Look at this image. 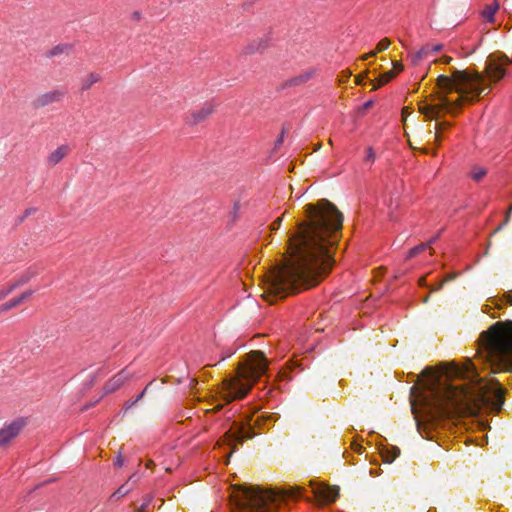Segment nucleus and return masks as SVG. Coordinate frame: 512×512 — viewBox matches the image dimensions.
Listing matches in <instances>:
<instances>
[{"mask_svg":"<svg viewBox=\"0 0 512 512\" xmlns=\"http://www.w3.org/2000/svg\"><path fill=\"white\" fill-rule=\"evenodd\" d=\"M391 42L388 38H384L382 39L378 44H377V47H376V50L375 51H371L370 53L368 54H365L362 56V59L363 60H366L368 59L369 57H373L375 56L377 53L379 52H382L384 50H386L389 46H390Z\"/></svg>","mask_w":512,"mask_h":512,"instance_id":"a211bd4d","label":"nucleus"},{"mask_svg":"<svg viewBox=\"0 0 512 512\" xmlns=\"http://www.w3.org/2000/svg\"><path fill=\"white\" fill-rule=\"evenodd\" d=\"M302 496L299 486L279 491L264 489L258 485L235 486L231 494L232 512H273L286 499Z\"/></svg>","mask_w":512,"mask_h":512,"instance_id":"39448f33","label":"nucleus"},{"mask_svg":"<svg viewBox=\"0 0 512 512\" xmlns=\"http://www.w3.org/2000/svg\"><path fill=\"white\" fill-rule=\"evenodd\" d=\"M36 211H37V209H36V208H28V209H26V210H25V212H24V217H27V216H29V215H31V214H33V213H35Z\"/></svg>","mask_w":512,"mask_h":512,"instance_id":"c03bdc74","label":"nucleus"},{"mask_svg":"<svg viewBox=\"0 0 512 512\" xmlns=\"http://www.w3.org/2000/svg\"><path fill=\"white\" fill-rule=\"evenodd\" d=\"M456 276H457V274H455V273L448 274V275L444 278V280H443L442 282H440L436 287H432V288H431V291H432V292H434V291H438V290H440L446 282H448V281H452L453 279H455V278H456Z\"/></svg>","mask_w":512,"mask_h":512,"instance_id":"7c9ffc66","label":"nucleus"},{"mask_svg":"<svg viewBox=\"0 0 512 512\" xmlns=\"http://www.w3.org/2000/svg\"><path fill=\"white\" fill-rule=\"evenodd\" d=\"M504 298L509 305H512V290L506 292Z\"/></svg>","mask_w":512,"mask_h":512,"instance_id":"4c0bfd02","label":"nucleus"},{"mask_svg":"<svg viewBox=\"0 0 512 512\" xmlns=\"http://www.w3.org/2000/svg\"><path fill=\"white\" fill-rule=\"evenodd\" d=\"M18 305H20L19 300H17V298H13V299L9 300L8 302L0 305V314L17 307Z\"/></svg>","mask_w":512,"mask_h":512,"instance_id":"cd10ccee","label":"nucleus"},{"mask_svg":"<svg viewBox=\"0 0 512 512\" xmlns=\"http://www.w3.org/2000/svg\"><path fill=\"white\" fill-rule=\"evenodd\" d=\"M197 383V380H193L192 384L195 385Z\"/></svg>","mask_w":512,"mask_h":512,"instance_id":"bf43d9fd","label":"nucleus"},{"mask_svg":"<svg viewBox=\"0 0 512 512\" xmlns=\"http://www.w3.org/2000/svg\"><path fill=\"white\" fill-rule=\"evenodd\" d=\"M214 112V106L210 103H205L201 108L190 112L188 123L190 125H197L205 121Z\"/></svg>","mask_w":512,"mask_h":512,"instance_id":"f8f14e48","label":"nucleus"},{"mask_svg":"<svg viewBox=\"0 0 512 512\" xmlns=\"http://www.w3.org/2000/svg\"><path fill=\"white\" fill-rule=\"evenodd\" d=\"M283 216H284V214L281 217H278L276 220H274L272 222V224L270 226V229L272 231L278 230L281 227V224H282V221H283Z\"/></svg>","mask_w":512,"mask_h":512,"instance_id":"473e14b6","label":"nucleus"},{"mask_svg":"<svg viewBox=\"0 0 512 512\" xmlns=\"http://www.w3.org/2000/svg\"><path fill=\"white\" fill-rule=\"evenodd\" d=\"M430 54V44L423 46L420 50H418L415 55L412 57V62L416 65L421 59L428 56Z\"/></svg>","mask_w":512,"mask_h":512,"instance_id":"5701e85b","label":"nucleus"},{"mask_svg":"<svg viewBox=\"0 0 512 512\" xmlns=\"http://www.w3.org/2000/svg\"><path fill=\"white\" fill-rule=\"evenodd\" d=\"M131 378V373H129L126 369H123L118 374L113 376L104 386V391L106 394L112 393L119 388H121L125 382H127Z\"/></svg>","mask_w":512,"mask_h":512,"instance_id":"9b49d317","label":"nucleus"},{"mask_svg":"<svg viewBox=\"0 0 512 512\" xmlns=\"http://www.w3.org/2000/svg\"><path fill=\"white\" fill-rule=\"evenodd\" d=\"M512 213V204L509 206L507 212H506V216L503 217V222L493 231L492 235L500 232L510 221V215Z\"/></svg>","mask_w":512,"mask_h":512,"instance_id":"c85d7f7f","label":"nucleus"},{"mask_svg":"<svg viewBox=\"0 0 512 512\" xmlns=\"http://www.w3.org/2000/svg\"><path fill=\"white\" fill-rule=\"evenodd\" d=\"M69 47L67 45H57L47 52L48 57H55L63 53H68Z\"/></svg>","mask_w":512,"mask_h":512,"instance_id":"393cba45","label":"nucleus"},{"mask_svg":"<svg viewBox=\"0 0 512 512\" xmlns=\"http://www.w3.org/2000/svg\"><path fill=\"white\" fill-rule=\"evenodd\" d=\"M512 60L505 54L490 56L486 61L484 74L477 71L451 69L450 75H439L436 84L441 91L438 96L440 103L431 104L426 101L418 103V111L426 120L437 119L442 110L452 112L464 102H474L490 91V84H486V78L491 83L500 81L506 74L505 66Z\"/></svg>","mask_w":512,"mask_h":512,"instance_id":"7ed1b4c3","label":"nucleus"},{"mask_svg":"<svg viewBox=\"0 0 512 512\" xmlns=\"http://www.w3.org/2000/svg\"><path fill=\"white\" fill-rule=\"evenodd\" d=\"M69 152V147L62 145L52 151L47 157V163L49 166L57 165Z\"/></svg>","mask_w":512,"mask_h":512,"instance_id":"2eb2a0df","label":"nucleus"},{"mask_svg":"<svg viewBox=\"0 0 512 512\" xmlns=\"http://www.w3.org/2000/svg\"><path fill=\"white\" fill-rule=\"evenodd\" d=\"M225 441L228 445L232 446V450L230 452V455L236 451L235 444H241L245 439H251L254 437V433L251 431V424H248L247 426L242 424L238 425L234 431L229 430L224 435Z\"/></svg>","mask_w":512,"mask_h":512,"instance_id":"0eeeda50","label":"nucleus"},{"mask_svg":"<svg viewBox=\"0 0 512 512\" xmlns=\"http://www.w3.org/2000/svg\"><path fill=\"white\" fill-rule=\"evenodd\" d=\"M221 408H222L221 405H217L214 409H212V411H219Z\"/></svg>","mask_w":512,"mask_h":512,"instance_id":"5fc2aeb1","label":"nucleus"},{"mask_svg":"<svg viewBox=\"0 0 512 512\" xmlns=\"http://www.w3.org/2000/svg\"><path fill=\"white\" fill-rule=\"evenodd\" d=\"M371 106H372V102H371V101H368V102H366V103L364 104V108H365V109H367V108H369V107H371Z\"/></svg>","mask_w":512,"mask_h":512,"instance_id":"3c124183","label":"nucleus"},{"mask_svg":"<svg viewBox=\"0 0 512 512\" xmlns=\"http://www.w3.org/2000/svg\"><path fill=\"white\" fill-rule=\"evenodd\" d=\"M512 213V204L509 206L507 212H506V216L503 217V222L493 231L492 235L500 232L510 221V215Z\"/></svg>","mask_w":512,"mask_h":512,"instance_id":"c756f323","label":"nucleus"},{"mask_svg":"<svg viewBox=\"0 0 512 512\" xmlns=\"http://www.w3.org/2000/svg\"><path fill=\"white\" fill-rule=\"evenodd\" d=\"M366 161H371L373 162L375 160V153L373 151V149L371 147H369L367 149V155H366V158H365Z\"/></svg>","mask_w":512,"mask_h":512,"instance_id":"72a5a7b5","label":"nucleus"},{"mask_svg":"<svg viewBox=\"0 0 512 512\" xmlns=\"http://www.w3.org/2000/svg\"><path fill=\"white\" fill-rule=\"evenodd\" d=\"M149 385H147L144 390L135 398L136 402H139L146 394L147 392V389H148Z\"/></svg>","mask_w":512,"mask_h":512,"instance_id":"a19ab883","label":"nucleus"},{"mask_svg":"<svg viewBox=\"0 0 512 512\" xmlns=\"http://www.w3.org/2000/svg\"><path fill=\"white\" fill-rule=\"evenodd\" d=\"M304 213L305 220L297 222L289 236L285 261L266 276L262 296L270 303L318 285L333 267V248L340 239L343 214L327 199L306 204Z\"/></svg>","mask_w":512,"mask_h":512,"instance_id":"f257e3e1","label":"nucleus"},{"mask_svg":"<svg viewBox=\"0 0 512 512\" xmlns=\"http://www.w3.org/2000/svg\"><path fill=\"white\" fill-rule=\"evenodd\" d=\"M408 109H409L408 107H404L402 109V116H403L404 121L406 120V115H408V113H409Z\"/></svg>","mask_w":512,"mask_h":512,"instance_id":"49530a36","label":"nucleus"},{"mask_svg":"<svg viewBox=\"0 0 512 512\" xmlns=\"http://www.w3.org/2000/svg\"><path fill=\"white\" fill-rule=\"evenodd\" d=\"M237 209H238V206H237V204H235L234 210L236 211Z\"/></svg>","mask_w":512,"mask_h":512,"instance_id":"13d9d810","label":"nucleus"},{"mask_svg":"<svg viewBox=\"0 0 512 512\" xmlns=\"http://www.w3.org/2000/svg\"><path fill=\"white\" fill-rule=\"evenodd\" d=\"M29 280V278H22L19 281H16L15 283L10 284L7 288H3L0 290V300L7 297L14 289H16L18 286L26 283Z\"/></svg>","mask_w":512,"mask_h":512,"instance_id":"aec40b11","label":"nucleus"},{"mask_svg":"<svg viewBox=\"0 0 512 512\" xmlns=\"http://www.w3.org/2000/svg\"><path fill=\"white\" fill-rule=\"evenodd\" d=\"M506 3L509 5V7L512 9V0H506Z\"/></svg>","mask_w":512,"mask_h":512,"instance_id":"6e6d98bb","label":"nucleus"},{"mask_svg":"<svg viewBox=\"0 0 512 512\" xmlns=\"http://www.w3.org/2000/svg\"><path fill=\"white\" fill-rule=\"evenodd\" d=\"M430 379L426 391L421 396L425 413L431 420L461 415L477 414L483 406L500 411L504 404L505 389L498 379L484 383L479 377L472 359L467 357L459 364L451 362L445 370L446 380L452 378L467 379L469 384L457 387L443 382L431 368L425 370Z\"/></svg>","mask_w":512,"mask_h":512,"instance_id":"f03ea898","label":"nucleus"},{"mask_svg":"<svg viewBox=\"0 0 512 512\" xmlns=\"http://www.w3.org/2000/svg\"><path fill=\"white\" fill-rule=\"evenodd\" d=\"M396 76V72L394 70L387 71L379 76L377 79L378 84L373 85V89H377L378 87L388 83L390 80H392Z\"/></svg>","mask_w":512,"mask_h":512,"instance_id":"4be33fe9","label":"nucleus"},{"mask_svg":"<svg viewBox=\"0 0 512 512\" xmlns=\"http://www.w3.org/2000/svg\"><path fill=\"white\" fill-rule=\"evenodd\" d=\"M442 49L441 44H430V53L439 52Z\"/></svg>","mask_w":512,"mask_h":512,"instance_id":"e433bc0d","label":"nucleus"},{"mask_svg":"<svg viewBox=\"0 0 512 512\" xmlns=\"http://www.w3.org/2000/svg\"><path fill=\"white\" fill-rule=\"evenodd\" d=\"M428 247H429V244H425V243H422L418 246L413 247L412 249L409 250V252L407 254V259H411V258L417 256L419 253L423 252Z\"/></svg>","mask_w":512,"mask_h":512,"instance_id":"bb28decb","label":"nucleus"},{"mask_svg":"<svg viewBox=\"0 0 512 512\" xmlns=\"http://www.w3.org/2000/svg\"><path fill=\"white\" fill-rule=\"evenodd\" d=\"M269 47V39L267 37H260L252 40L247 45L243 47V54L245 55H253L257 53H262Z\"/></svg>","mask_w":512,"mask_h":512,"instance_id":"ddd939ff","label":"nucleus"},{"mask_svg":"<svg viewBox=\"0 0 512 512\" xmlns=\"http://www.w3.org/2000/svg\"><path fill=\"white\" fill-rule=\"evenodd\" d=\"M136 400L134 399L133 401H128L125 403L124 405V412L128 411L130 408H132L135 404H136Z\"/></svg>","mask_w":512,"mask_h":512,"instance_id":"58836bf2","label":"nucleus"},{"mask_svg":"<svg viewBox=\"0 0 512 512\" xmlns=\"http://www.w3.org/2000/svg\"><path fill=\"white\" fill-rule=\"evenodd\" d=\"M150 501L151 498H147V500L138 508L137 512H146Z\"/></svg>","mask_w":512,"mask_h":512,"instance_id":"c9c22d12","label":"nucleus"},{"mask_svg":"<svg viewBox=\"0 0 512 512\" xmlns=\"http://www.w3.org/2000/svg\"><path fill=\"white\" fill-rule=\"evenodd\" d=\"M25 423L23 420H16L0 430V446H6L18 436Z\"/></svg>","mask_w":512,"mask_h":512,"instance_id":"9d476101","label":"nucleus"},{"mask_svg":"<svg viewBox=\"0 0 512 512\" xmlns=\"http://www.w3.org/2000/svg\"><path fill=\"white\" fill-rule=\"evenodd\" d=\"M134 18L139 20L141 18V13L140 12H134L133 14Z\"/></svg>","mask_w":512,"mask_h":512,"instance_id":"09e8293b","label":"nucleus"},{"mask_svg":"<svg viewBox=\"0 0 512 512\" xmlns=\"http://www.w3.org/2000/svg\"><path fill=\"white\" fill-rule=\"evenodd\" d=\"M490 246H491V242L488 243V245H487V247L485 249V255L488 254V250H489Z\"/></svg>","mask_w":512,"mask_h":512,"instance_id":"603ef678","label":"nucleus"},{"mask_svg":"<svg viewBox=\"0 0 512 512\" xmlns=\"http://www.w3.org/2000/svg\"><path fill=\"white\" fill-rule=\"evenodd\" d=\"M267 367V360L263 352H249L246 359L238 363L236 375L224 379L222 383V390L227 402L244 398L252 385L265 374Z\"/></svg>","mask_w":512,"mask_h":512,"instance_id":"423d86ee","label":"nucleus"},{"mask_svg":"<svg viewBox=\"0 0 512 512\" xmlns=\"http://www.w3.org/2000/svg\"><path fill=\"white\" fill-rule=\"evenodd\" d=\"M284 133H285V131L282 130L281 135L279 136V138L275 142V147H279L283 143Z\"/></svg>","mask_w":512,"mask_h":512,"instance_id":"ea45409f","label":"nucleus"},{"mask_svg":"<svg viewBox=\"0 0 512 512\" xmlns=\"http://www.w3.org/2000/svg\"><path fill=\"white\" fill-rule=\"evenodd\" d=\"M131 488L127 484L120 486L112 495L111 499H120L130 492Z\"/></svg>","mask_w":512,"mask_h":512,"instance_id":"a878e982","label":"nucleus"},{"mask_svg":"<svg viewBox=\"0 0 512 512\" xmlns=\"http://www.w3.org/2000/svg\"><path fill=\"white\" fill-rule=\"evenodd\" d=\"M487 174V170L483 167L474 166L470 172V177L474 181H480L483 179Z\"/></svg>","mask_w":512,"mask_h":512,"instance_id":"b1692460","label":"nucleus"},{"mask_svg":"<svg viewBox=\"0 0 512 512\" xmlns=\"http://www.w3.org/2000/svg\"><path fill=\"white\" fill-rule=\"evenodd\" d=\"M450 126H451L450 122H447V121H442V122H438V123L435 124L436 132L434 133V139H435L437 144L440 143L439 132L447 129ZM427 133H428L429 136L433 135L432 130H428Z\"/></svg>","mask_w":512,"mask_h":512,"instance_id":"412c9836","label":"nucleus"},{"mask_svg":"<svg viewBox=\"0 0 512 512\" xmlns=\"http://www.w3.org/2000/svg\"><path fill=\"white\" fill-rule=\"evenodd\" d=\"M33 293V290H27L23 292L20 296L16 297L17 300H19V304H22L24 301L28 300L33 295Z\"/></svg>","mask_w":512,"mask_h":512,"instance_id":"2f4dec72","label":"nucleus"},{"mask_svg":"<svg viewBox=\"0 0 512 512\" xmlns=\"http://www.w3.org/2000/svg\"><path fill=\"white\" fill-rule=\"evenodd\" d=\"M356 83L357 84H361L362 83V76L361 75L356 77Z\"/></svg>","mask_w":512,"mask_h":512,"instance_id":"8fccbe9b","label":"nucleus"},{"mask_svg":"<svg viewBox=\"0 0 512 512\" xmlns=\"http://www.w3.org/2000/svg\"><path fill=\"white\" fill-rule=\"evenodd\" d=\"M311 487L314 496L323 502H334L339 496V489L335 486L314 485L311 483Z\"/></svg>","mask_w":512,"mask_h":512,"instance_id":"1a4fd4ad","label":"nucleus"},{"mask_svg":"<svg viewBox=\"0 0 512 512\" xmlns=\"http://www.w3.org/2000/svg\"><path fill=\"white\" fill-rule=\"evenodd\" d=\"M403 69H404V66L400 62L393 61V69L392 70H394L396 72V74L398 72H401Z\"/></svg>","mask_w":512,"mask_h":512,"instance_id":"f704fd0d","label":"nucleus"},{"mask_svg":"<svg viewBox=\"0 0 512 512\" xmlns=\"http://www.w3.org/2000/svg\"><path fill=\"white\" fill-rule=\"evenodd\" d=\"M419 283H420V285H425V277H422V278L419 280Z\"/></svg>","mask_w":512,"mask_h":512,"instance_id":"864d4df0","label":"nucleus"},{"mask_svg":"<svg viewBox=\"0 0 512 512\" xmlns=\"http://www.w3.org/2000/svg\"><path fill=\"white\" fill-rule=\"evenodd\" d=\"M101 80V76L98 73L91 72L88 75H86L82 81H81V89L88 90L92 85L99 82Z\"/></svg>","mask_w":512,"mask_h":512,"instance_id":"dca6fc26","label":"nucleus"},{"mask_svg":"<svg viewBox=\"0 0 512 512\" xmlns=\"http://www.w3.org/2000/svg\"><path fill=\"white\" fill-rule=\"evenodd\" d=\"M381 455L385 463H392L400 455V449L396 446L385 448Z\"/></svg>","mask_w":512,"mask_h":512,"instance_id":"f3484780","label":"nucleus"},{"mask_svg":"<svg viewBox=\"0 0 512 512\" xmlns=\"http://www.w3.org/2000/svg\"><path fill=\"white\" fill-rule=\"evenodd\" d=\"M499 9V4L495 2L492 5H488L484 8L482 15L488 22L494 21V16L497 10Z\"/></svg>","mask_w":512,"mask_h":512,"instance_id":"6ab92c4d","label":"nucleus"},{"mask_svg":"<svg viewBox=\"0 0 512 512\" xmlns=\"http://www.w3.org/2000/svg\"><path fill=\"white\" fill-rule=\"evenodd\" d=\"M452 61V58L449 56H443L439 59V62L443 64H449Z\"/></svg>","mask_w":512,"mask_h":512,"instance_id":"79ce46f5","label":"nucleus"},{"mask_svg":"<svg viewBox=\"0 0 512 512\" xmlns=\"http://www.w3.org/2000/svg\"><path fill=\"white\" fill-rule=\"evenodd\" d=\"M314 75L315 71L312 69L303 71L300 74L286 80L285 86H300L312 79Z\"/></svg>","mask_w":512,"mask_h":512,"instance_id":"4468645a","label":"nucleus"},{"mask_svg":"<svg viewBox=\"0 0 512 512\" xmlns=\"http://www.w3.org/2000/svg\"><path fill=\"white\" fill-rule=\"evenodd\" d=\"M65 94H66V92L63 89H54V90L45 92L43 94L38 95L33 100V106L35 108L39 109V108H43L47 105H50L52 103L60 102L64 98Z\"/></svg>","mask_w":512,"mask_h":512,"instance_id":"6e6552de","label":"nucleus"},{"mask_svg":"<svg viewBox=\"0 0 512 512\" xmlns=\"http://www.w3.org/2000/svg\"><path fill=\"white\" fill-rule=\"evenodd\" d=\"M124 464V459L121 455H118V457L115 460V465L118 467H121Z\"/></svg>","mask_w":512,"mask_h":512,"instance_id":"37998d69","label":"nucleus"},{"mask_svg":"<svg viewBox=\"0 0 512 512\" xmlns=\"http://www.w3.org/2000/svg\"><path fill=\"white\" fill-rule=\"evenodd\" d=\"M439 235H436L434 237H432L426 244H429V247L428 248H431V245L434 244L437 239H438Z\"/></svg>","mask_w":512,"mask_h":512,"instance_id":"a18cd8bd","label":"nucleus"},{"mask_svg":"<svg viewBox=\"0 0 512 512\" xmlns=\"http://www.w3.org/2000/svg\"><path fill=\"white\" fill-rule=\"evenodd\" d=\"M235 353V351H230L229 353H227L226 355H223L220 359V361H223L225 360L226 358L230 357L231 355H233Z\"/></svg>","mask_w":512,"mask_h":512,"instance_id":"de8ad7c7","label":"nucleus"},{"mask_svg":"<svg viewBox=\"0 0 512 512\" xmlns=\"http://www.w3.org/2000/svg\"><path fill=\"white\" fill-rule=\"evenodd\" d=\"M152 465H153V461H149V462L146 464V466H147L148 468H150Z\"/></svg>","mask_w":512,"mask_h":512,"instance_id":"4d7b16f0","label":"nucleus"},{"mask_svg":"<svg viewBox=\"0 0 512 512\" xmlns=\"http://www.w3.org/2000/svg\"><path fill=\"white\" fill-rule=\"evenodd\" d=\"M476 358L492 373L512 372V321H499L483 331L477 341Z\"/></svg>","mask_w":512,"mask_h":512,"instance_id":"20e7f679","label":"nucleus"}]
</instances>
